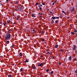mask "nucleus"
Returning a JSON list of instances; mask_svg holds the SVG:
<instances>
[{
  "mask_svg": "<svg viewBox=\"0 0 77 77\" xmlns=\"http://www.w3.org/2000/svg\"><path fill=\"white\" fill-rule=\"evenodd\" d=\"M17 8L18 9L20 10V11H22V12L23 11V8L22 7V6L18 5L17 6Z\"/></svg>",
  "mask_w": 77,
  "mask_h": 77,
  "instance_id": "1",
  "label": "nucleus"
},
{
  "mask_svg": "<svg viewBox=\"0 0 77 77\" xmlns=\"http://www.w3.org/2000/svg\"><path fill=\"white\" fill-rule=\"evenodd\" d=\"M11 34L9 33H7L6 34V35L5 36V39L6 40H8V39H10L11 38Z\"/></svg>",
  "mask_w": 77,
  "mask_h": 77,
  "instance_id": "2",
  "label": "nucleus"
},
{
  "mask_svg": "<svg viewBox=\"0 0 77 77\" xmlns=\"http://www.w3.org/2000/svg\"><path fill=\"white\" fill-rule=\"evenodd\" d=\"M76 48L77 46L76 45H74L72 49L73 50H74V51H76L77 50V49H76Z\"/></svg>",
  "mask_w": 77,
  "mask_h": 77,
  "instance_id": "3",
  "label": "nucleus"
},
{
  "mask_svg": "<svg viewBox=\"0 0 77 77\" xmlns=\"http://www.w3.org/2000/svg\"><path fill=\"white\" fill-rule=\"evenodd\" d=\"M48 54H48V55H49V58H48V59L49 60H50V58H51L52 57V56H50V55H51V53H50V52H48Z\"/></svg>",
  "mask_w": 77,
  "mask_h": 77,
  "instance_id": "4",
  "label": "nucleus"
},
{
  "mask_svg": "<svg viewBox=\"0 0 77 77\" xmlns=\"http://www.w3.org/2000/svg\"><path fill=\"white\" fill-rule=\"evenodd\" d=\"M74 8H71L70 9V11L71 12H74Z\"/></svg>",
  "mask_w": 77,
  "mask_h": 77,
  "instance_id": "5",
  "label": "nucleus"
},
{
  "mask_svg": "<svg viewBox=\"0 0 77 77\" xmlns=\"http://www.w3.org/2000/svg\"><path fill=\"white\" fill-rule=\"evenodd\" d=\"M48 32H46V35H45V36H46L47 37H48Z\"/></svg>",
  "mask_w": 77,
  "mask_h": 77,
  "instance_id": "6",
  "label": "nucleus"
},
{
  "mask_svg": "<svg viewBox=\"0 0 77 77\" xmlns=\"http://www.w3.org/2000/svg\"><path fill=\"white\" fill-rule=\"evenodd\" d=\"M19 3V2H18L17 1H16L15 2H14V4H18Z\"/></svg>",
  "mask_w": 77,
  "mask_h": 77,
  "instance_id": "7",
  "label": "nucleus"
},
{
  "mask_svg": "<svg viewBox=\"0 0 77 77\" xmlns=\"http://www.w3.org/2000/svg\"><path fill=\"white\" fill-rule=\"evenodd\" d=\"M71 57H72L71 56H70L69 58V60H71Z\"/></svg>",
  "mask_w": 77,
  "mask_h": 77,
  "instance_id": "8",
  "label": "nucleus"
},
{
  "mask_svg": "<svg viewBox=\"0 0 77 77\" xmlns=\"http://www.w3.org/2000/svg\"><path fill=\"white\" fill-rule=\"evenodd\" d=\"M32 68L33 69H36V67L35 66H34L32 67Z\"/></svg>",
  "mask_w": 77,
  "mask_h": 77,
  "instance_id": "9",
  "label": "nucleus"
},
{
  "mask_svg": "<svg viewBox=\"0 0 77 77\" xmlns=\"http://www.w3.org/2000/svg\"><path fill=\"white\" fill-rule=\"evenodd\" d=\"M32 17H33L34 18H35V17H36V16L34 15V14H32Z\"/></svg>",
  "mask_w": 77,
  "mask_h": 77,
  "instance_id": "10",
  "label": "nucleus"
},
{
  "mask_svg": "<svg viewBox=\"0 0 77 77\" xmlns=\"http://www.w3.org/2000/svg\"><path fill=\"white\" fill-rule=\"evenodd\" d=\"M41 33L43 34V35H44V33H45V32L44 31H42L41 32Z\"/></svg>",
  "mask_w": 77,
  "mask_h": 77,
  "instance_id": "11",
  "label": "nucleus"
},
{
  "mask_svg": "<svg viewBox=\"0 0 77 77\" xmlns=\"http://www.w3.org/2000/svg\"><path fill=\"white\" fill-rule=\"evenodd\" d=\"M44 63H40V65L41 66H43V65H44Z\"/></svg>",
  "mask_w": 77,
  "mask_h": 77,
  "instance_id": "12",
  "label": "nucleus"
},
{
  "mask_svg": "<svg viewBox=\"0 0 77 77\" xmlns=\"http://www.w3.org/2000/svg\"><path fill=\"white\" fill-rule=\"evenodd\" d=\"M51 19H54H54H56V18L55 17H52Z\"/></svg>",
  "mask_w": 77,
  "mask_h": 77,
  "instance_id": "13",
  "label": "nucleus"
},
{
  "mask_svg": "<svg viewBox=\"0 0 77 77\" xmlns=\"http://www.w3.org/2000/svg\"><path fill=\"white\" fill-rule=\"evenodd\" d=\"M20 71H21V72L23 71H24V70H23V69H21L20 70Z\"/></svg>",
  "mask_w": 77,
  "mask_h": 77,
  "instance_id": "14",
  "label": "nucleus"
},
{
  "mask_svg": "<svg viewBox=\"0 0 77 77\" xmlns=\"http://www.w3.org/2000/svg\"><path fill=\"white\" fill-rule=\"evenodd\" d=\"M38 66H41L40 63H38Z\"/></svg>",
  "mask_w": 77,
  "mask_h": 77,
  "instance_id": "15",
  "label": "nucleus"
},
{
  "mask_svg": "<svg viewBox=\"0 0 77 77\" xmlns=\"http://www.w3.org/2000/svg\"><path fill=\"white\" fill-rule=\"evenodd\" d=\"M71 33L72 34V35H75V33L74 32H71Z\"/></svg>",
  "mask_w": 77,
  "mask_h": 77,
  "instance_id": "16",
  "label": "nucleus"
},
{
  "mask_svg": "<svg viewBox=\"0 0 77 77\" xmlns=\"http://www.w3.org/2000/svg\"><path fill=\"white\" fill-rule=\"evenodd\" d=\"M51 24L54 23V20H52L51 21Z\"/></svg>",
  "mask_w": 77,
  "mask_h": 77,
  "instance_id": "17",
  "label": "nucleus"
},
{
  "mask_svg": "<svg viewBox=\"0 0 77 77\" xmlns=\"http://www.w3.org/2000/svg\"><path fill=\"white\" fill-rule=\"evenodd\" d=\"M55 48H58V45H55Z\"/></svg>",
  "mask_w": 77,
  "mask_h": 77,
  "instance_id": "18",
  "label": "nucleus"
},
{
  "mask_svg": "<svg viewBox=\"0 0 77 77\" xmlns=\"http://www.w3.org/2000/svg\"><path fill=\"white\" fill-rule=\"evenodd\" d=\"M31 31H32L33 32H35V29H33L32 30H31Z\"/></svg>",
  "mask_w": 77,
  "mask_h": 77,
  "instance_id": "19",
  "label": "nucleus"
},
{
  "mask_svg": "<svg viewBox=\"0 0 77 77\" xmlns=\"http://www.w3.org/2000/svg\"><path fill=\"white\" fill-rule=\"evenodd\" d=\"M20 54L21 57H22V56H23V55H22V53H20Z\"/></svg>",
  "mask_w": 77,
  "mask_h": 77,
  "instance_id": "20",
  "label": "nucleus"
},
{
  "mask_svg": "<svg viewBox=\"0 0 77 77\" xmlns=\"http://www.w3.org/2000/svg\"><path fill=\"white\" fill-rule=\"evenodd\" d=\"M58 22H59V21H58V20H57L55 21L56 23H58Z\"/></svg>",
  "mask_w": 77,
  "mask_h": 77,
  "instance_id": "21",
  "label": "nucleus"
},
{
  "mask_svg": "<svg viewBox=\"0 0 77 77\" xmlns=\"http://www.w3.org/2000/svg\"><path fill=\"white\" fill-rule=\"evenodd\" d=\"M9 41H6V43L7 44H9Z\"/></svg>",
  "mask_w": 77,
  "mask_h": 77,
  "instance_id": "22",
  "label": "nucleus"
},
{
  "mask_svg": "<svg viewBox=\"0 0 77 77\" xmlns=\"http://www.w3.org/2000/svg\"><path fill=\"white\" fill-rule=\"evenodd\" d=\"M38 2H37L35 5V6H36L38 5Z\"/></svg>",
  "mask_w": 77,
  "mask_h": 77,
  "instance_id": "23",
  "label": "nucleus"
},
{
  "mask_svg": "<svg viewBox=\"0 0 77 77\" xmlns=\"http://www.w3.org/2000/svg\"><path fill=\"white\" fill-rule=\"evenodd\" d=\"M25 62L26 63V62H29V61H28L27 60H26L25 61Z\"/></svg>",
  "mask_w": 77,
  "mask_h": 77,
  "instance_id": "24",
  "label": "nucleus"
},
{
  "mask_svg": "<svg viewBox=\"0 0 77 77\" xmlns=\"http://www.w3.org/2000/svg\"><path fill=\"white\" fill-rule=\"evenodd\" d=\"M39 9L40 11H42V8L41 7H39Z\"/></svg>",
  "mask_w": 77,
  "mask_h": 77,
  "instance_id": "25",
  "label": "nucleus"
},
{
  "mask_svg": "<svg viewBox=\"0 0 77 77\" xmlns=\"http://www.w3.org/2000/svg\"><path fill=\"white\" fill-rule=\"evenodd\" d=\"M16 11H18V9H15Z\"/></svg>",
  "mask_w": 77,
  "mask_h": 77,
  "instance_id": "26",
  "label": "nucleus"
},
{
  "mask_svg": "<svg viewBox=\"0 0 77 77\" xmlns=\"http://www.w3.org/2000/svg\"><path fill=\"white\" fill-rule=\"evenodd\" d=\"M48 71H49L48 73L49 74H51V72H49V71H50V70H49V69H48Z\"/></svg>",
  "mask_w": 77,
  "mask_h": 77,
  "instance_id": "27",
  "label": "nucleus"
},
{
  "mask_svg": "<svg viewBox=\"0 0 77 77\" xmlns=\"http://www.w3.org/2000/svg\"><path fill=\"white\" fill-rule=\"evenodd\" d=\"M19 17H17V18H16V20H19Z\"/></svg>",
  "mask_w": 77,
  "mask_h": 77,
  "instance_id": "28",
  "label": "nucleus"
},
{
  "mask_svg": "<svg viewBox=\"0 0 77 77\" xmlns=\"http://www.w3.org/2000/svg\"><path fill=\"white\" fill-rule=\"evenodd\" d=\"M8 77H12V75H8Z\"/></svg>",
  "mask_w": 77,
  "mask_h": 77,
  "instance_id": "29",
  "label": "nucleus"
},
{
  "mask_svg": "<svg viewBox=\"0 0 77 77\" xmlns=\"http://www.w3.org/2000/svg\"><path fill=\"white\" fill-rule=\"evenodd\" d=\"M42 41H45V39H42Z\"/></svg>",
  "mask_w": 77,
  "mask_h": 77,
  "instance_id": "30",
  "label": "nucleus"
},
{
  "mask_svg": "<svg viewBox=\"0 0 77 77\" xmlns=\"http://www.w3.org/2000/svg\"><path fill=\"white\" fill-rule=\"evenodd\" d=\"M75 73H76V74H77V69L76 70H75Z\"/></svg>",
  "mask_w": 77,
  "mask_h": 77,
  "instance_id": "31",
  "label": "nucleus"
},
{
  "mask_svg": "<svg viewBox=\"0 0 77 77\" xmlns=\"http://www.w3.org/2000/svg\"><path fill=\"white\" fill-rule=\"evenodd\" d=\"M42 6V5H39L38 6V7H41V6Z\"/></svg>",
  "mask_w": 77,
  "mask_h": 77,
  "instance_id": "32",
  "label": "nucleus"
},
{
  "mask_svg": "<svg viewBox=\"0 0 77 77\" xmlns=\"http://www.w3.org/2000/svg\"><path fill=\"white\" fill-rule=\"evenodd\" d=\"M59 65H61V62L59 63Z\"/></svg>",
  "mask_w": 77,
  "mask_h": 77,
  "instance_id": "33",
  "label": "nucleus"
},
{
  "mask_svg": "<svg viewBox=\"0 0 77 77\" xmlns=\"http://www.w3.org/2000/svg\"><path fill=\"white\" fill-rule=\"evenodd\" d=\"M53 72H54L53 71H52V72H51V74H53Z\"/></svg>",
  "mask_w": 77,
  "mask_h": 77,
  "instance_id": "34",
  "label": "nucleus"
},
{
  "mask_svg": "<svg viewBox=\"0 0 77 77\" xmlns=\"http://www.w3.org/2000/svg\"><path fill=\"white\" fill-rule=\"evenodd\" d=\"M60 51H61L63 52V50L62 49H60Z\"/></svg>",
  "mask_w": 77,
  "mask_h": 77,
  "instance_id": "35",
  "label": "nucleus"
},
{
  "mask_svg": "<svg viewBox=\"0 0 77 77\" xmlns=\"http://www.w3.org/2000/svg\"><path fill=\"white\" fill-rule=\"evenodd\" d=\"M0 24H2H2H3L2 22H0Z\"/></svg>",
  "mask_w": 77,
  "mask_h": 77,
  "instance_id": "36",
  "label": "nucleus"
},
{
  "mask_svg": "<svg viewBox=\"0 0 77 77\" xmlns=\"http://www.w3.org/2000/svg\"><path fill=\"white\" fill-rule=\"evenodd\" d=\"M42 5H45V4L44 3H42Z\"/></svg>",
  "mask_w": 77,
  "mask_h": 77,
  "instance_id": "37",
  "label": "nucleus"
},
{
  "mask_svg": "<svg viewBox=\"0 0 77 77\" xmlns=\"http://www.w3.org/2000/svg\"><path fill=\"white\" fill-rule=\"evenodd\" d=\"M75 32H77V30H76V29L75 30Z\"/></svg>",
  "mask_w": 77,
  "mask_h": 77,
  "instance_id": "38",
  "label": "nucleus"
},
{
  "mask_svg": "<svg viewBox=\"0 0 77 77\" xmlns=\"http://www.w3.org/2000/svg\"><path fill=\"white\" fill-rule=\"evenodd\" d=\"M67 19H69V18H70V17H67Z\"/></svg>",
  "mask_w": 77,
  "mask_h": 77,
  "instance_id": "39",
  "label": "nucleus"
},
{
  "mask_svg": "<svg viewBox=\"0 0 77 77\" xmlns=\"http://www.w3.org/2000/svg\"><path fill=\"white\" fill-rule=\"evenodd\" d=\"M39 15H42L43 14L42 13V14H41V13H39Z\"/></svg>",
  "mask_w": 77,
  "mask_h": 77,
  "instance_id": "40",
  "label": "nucleus"
},
{
  "mask_svg": "<svg viewBox=\"0 0 77 77\" xmlns=\"http://www.w3.org/2000/svg\"><path fill=\"white\" fill-rule=\"evenodd\" d=\"M62 12H63V13H64L65 12V11H62Z\"/></svg>",
  "mask_w": 77,
  "mask_h": 77,
  "instance_id": "41",
  "label": "nucleus"
},
{
  "mask_svg": "<svg viewBox=\"0 0 77 77\" xmlns=\"http://www.w3.org/2000/svg\"><path fill=\"white\" fill-rule=\"evenodd\" d=\"M56 18H57V19H59V17H56Z\"/></svg>",
  "mask_w": 77,
  "mask_h": 77,
  "instance_id": "42",
  "label": "nucleus"
},
{
  "mask_svg": "<svg viewBox=\"0 0 77 77\" xmlns=\"http://www.w3.org/2000/svg\"><path fill=\"white\" fill-rule=\"evenodd\" d=\"M76 59H76V58H74V60H76Z\"/></svg>",
  "mask_w": 77,
  "mask_h": 77,
  "instance_id": "43",
  "label": "nucleus"
},
{
  "mask_svg": "<svg viewBox=\"0 0 77 77\" xmlns=\"http://www.w3.org/2000/svg\"><path fill=\"white\" fill-rule=\"evenodd\" d=\"M0 6H2V5H3V4H2V3H0Z\"/></svg>",
  "mask_w": 77,
  "mask_h": 77,
  "instance_id": "44",
  "label": "nucleus"
},
{
  "mask_svg": "<svg viewBox=\"0 0 77 77\" xmlns=\"http://www.w3.org/2000/svg\"><path fill=\"white\" fill-rule=\"evenodd\" d=\"M48 52L46 53V55H48Z\"/></svg>",
  "mask_w": 77,
  "mask_h": 77,
  "instance_id": "45",
  "label": "nucleus"
},
{
  "mask_svg": "<svg viewBox=\"0 0 77 77\" xmlns=\"http://www.w3.org/2000/svg\"><path fill=\"white\" fill-rule=\"evenodd\" d=\"M46 71L47 72H48V69H47V70H46Z\"/></svg>",
  "mask_w": 77,
  "mask_h": 77,
  "instance_id": "46",
  "label": "nucleus"
},
{
  "mask_svg": "<svg viewBox=\"0 0 77 77\" xmlns=\"http://www.w3.org/2000/svg\"><path fill=\"white\" fill-rule=\"evenodd\" d=\"M4 26H6V25L5 24V23H4Z\"/></svg>",
  "mask_w": 77,
  "mask_h": 77,
  "instance_id": "47",
  "label": "nucleus"
},
{
  "mask_svg": "<svg viewBox=\"0 0 77 77\" xmlns=\"http://www.w3.org/2000/svg\"><path fill=\"white\" fill-rule=\"evenodd\" d=\"M57 2V0H55V1H54V3H56V2Z\"/></svg>",
  "mask_w": 77,
  "mask_h": 77,
  "instance_id": "48",
  "label": "nucleus"
},
{
  "mask_svg": "<svg viewBox=\"0 0 77 77\" xmlns=\"http://www.w3.org/2000/svg\"><path fill=\"white\" fill-rule=\"evenodd\" d=\"M54 3H55L54 2L52 4L53 5H54Z\"/></svg>",
  "mask_w": 77,
  "mask_h": 77,
  "instance_id": "49",
  "label": "nucleus"
},
{
  "mask_svg": "<svg viewBox=\"0 0 77 77\" xmlns=\"http://www.w3.org/2000/svg\"><path fill=\"white\" fill-rule=\"evenodd\" d=\"M39 17H40V18H42V16H39Z\"/></svg>",
  "mask_w": 77,
  "mask_h": 77,
  "instance_id": "50",
  "label": "nucleus"
},
{
  "mask_svg": "<svg viewBox=\"0 0 77 77\" xmlns=\"http://www.w3.org/2000/svg\"><path fill=\"white\" fill-rule=\"evenodd\" d=\"M64 14H65V15H67V14H66V13H65V12L64 13Z\"/></svg>",
  "mask_w": 77,
  "mask_h": 77,
  "instance_id": "51",
  "label": "nucleus"
},
{
  "mask_svg": "<svg viewBox=\"0 0 77 77\" xmlns=\"http://www.w3.org/2000/svg\"><path fill=\"white\" fill-rule=\"evenodd\" d=\"M49 12L50 13V14H51V13H52V12L51 11L50 12V11H49Z\"/></svg>",
  "mask_w": 77,
  "mask_h": 77,
  "instance_id": "52",
  "label": "nucleus"
},
{
  "mask_svg": "<svg viewBox=\"0 0 77 77\" xmlns=\"http://www.w3.org/2000/svg\"><path fill=\"white\" fill-rule=\"evenodd\" d=\"M46 30H48V28H46Z\"/></svg>",
  "mask_w": 77,
  "mask_h": 77,
  "instance_id": "53",
  "label": "nucleus"
},
{
  "mask_svg": "<svg viewBox=\"0 0 77 77\" xmlns=\"http://www.w3.org/2000/svg\"><path fill=\"white\" fill-rule=\"evenodd\" d=\"M7 22L8 23H9V21H7Z\"/></svg>",
  "mask_w": 77,
  "mask_h": 77,
  "instance_id": "54",
  "label": "nucleus"
},
{
  "mask_svg": "<svg viewBox=\"0 0 77 77\" xmlns=\"http://www.w3.org/2000/svg\"><path fill=\"white\" fill-rule=\"evenodd\" d=\"M31 33H34L35 32H32Z\"/></svg>",
  "mask_w": 77,
  "mask_h": 77,
  "instance_id": "55",
  "label": "nucleus"
},
{
  "mask_svg": "<svg viewBox=\"0 0 77 77\" xmlns=\"http://www.w3.org/2000/svg\"><path fill=\"white\" fill-rule=\"evenodd\" d=\"M8 18L9 19H11V17H9Z\"/></svg>",
  "mask_w": 77,
  "mask_h": 77,
  "instance_id": "56",
  "label": "nucleus"
},
{
  "mask_svg": "<svg viewBox=\"0 0 77 77\" xmlns=\"http://www.w3.org/2000/svg\"><path fill=\"white\" fill-rule=\"evenodd\" d=\"M6 2H8L9 1V0H6Z\"/></svg>",
  "mask_w": 77,
  "mask_h": 77,
  "instance_id": "57",
  "label": "nucleus"
},
{
  "mask_svg": "<svg viewBox=\"0 0 77 77\" xmlns=\"http://www.w3.org/2000/svg\"><path fill=\"white\" fill-rule=\"evenodd\" d=\"M13 24H15V23H13Z\"/></svg>",
  "mask_w": 77,
  "mask_h": 77,
  "instance_id": "58",
  "label": "nucleus"
},
{
  "mask_svg": "<svg viewBox=\"0 0 77 77\" xmlns=\"http://www.w3.org/2000/svg\"><path fill=\"white\" fill-rule=\"evenodd\" d=\"M17 56H18V57L20 56V55H17Z\"/></svg>",
  "mask_w": 77,
  "mask_h": 77,
  "instance_id": "59",
  "label": "nucleus"
},
{
  "mask_svg": "<svg viewBox=\"0 0 77 77\" xmlns=\"http://www.w3.org/2000/svg\"><path fill=\"white\" fill-rule=\"evenodd\" d=\"M48 31H49V32H50V31H51V30L49 29Z\"/></svg>",
  "mask_w": 77,
  "mask_h": 77,
  "instance_id": "60",
  "label": "nucleus"
},
{
  "mask_svg": "<svg viewBox=\"0 0 77 77\" xmlns=\"http://www.w3.org/2000/svg\"><path fill=\"white\" fill-rule=\"evenodd\" d=\"M56 55H57V56H58V54H56Z\"/></svg>",
  "mask_w": 77,
  "mask_h": 77,
  "instance_id": "61",
  "label": "nucleus"
},
{
  "mask_svg": "<svg viewBox=\"0 0 77 77\" xmlns=\"http://www.w3.org/2000/svg\"><path fill=\"white\" fill-rule=\"evenodd\" d=\"M9 31H11V29H9Z\"/></svg>",
  "mask_w": 77,
  "mask_h": 77,
  "instance_id": "62",
  "label": "nucleus"
},
{
  "mask_svg": "<svg viewBox=\"0 0 77 77\" xmlns=\"http://www.w3.org/2000/svg\"><path fill=\"white\" fill-rule=\"evenodd\" d=\"M8 22H9V23H10V22H11V21L9 20Z\"/></svg>",
  "mask_w": 77,
  "mask_h": 77,
  "instance_id": "63",
  "label": "nucleus"
},
{
  "mask_svg": "<svg viewBox=\"0 0 77 77\" xmlns=\"http://www.w3.org/2000/svg\"><path fill=\"white\" fill-rule=\"evenodd\" d=\"M54 57H53V58L54 59Z\"/></svg>",
  "mask_w": 77,
  "mask_h": 77,
  "instance_id": "64",
  "label": "nucleus"
}]
</instances>
